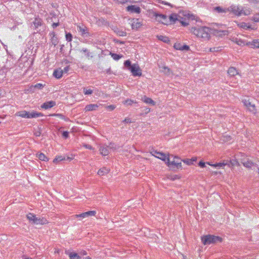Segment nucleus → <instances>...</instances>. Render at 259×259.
Returning a JSON list of instances; mask_svg holds the SVG:
<instances>
[{
    "instance_id": "obj_20",
    "label": "nucleus",
    "mask_w": 259,
    "mask_h": 259,
    "mask_svg": "<svg viewBox=\"0 0 259 259\" xmlns=\"http://www.w3.org/2000/svg\"><path fill=\"white\" fill-rule=\"evenodd\" d=\"M99 106L97 104H91L87 105L84 108V110L85 111H94L97 110Z\"/></svg>"
},
{
    "instance_id": "obj_18",
    "label": "nucleus",
    "mask_w": 259,
    "mask_h": 259,
    "mask_svg": "<svg viewBox=\"0 0 259 259\" xmlns=\"http://www.w3.org/2000/svg\"><path fill=\"white\" fill-rule=\"evenodd\" d=\"M42 22V20L40 18H36L31 24V27H32L34 29H36L39 26L41 25Z\"/></svg>"
},
{
    "instance_id": "obj_64",
    "label": "nucleus",
    "mask_w": 259,
    "mask_h": 259,
    "mask_svg": "<svg viewBox=\"0 0 259 259\" xmlns=\"http://www.w3.org/2000/svg\"><path fill=\"white\" fill-rule=\"evenodd\" d=\"M162 4H164V5H168V6H170V4L169 3H166V2H162Z\"/></svg>"
},
{
    "instance_id": "obj_24",
    "label": "nucleus",
    "mask_w": 259,
    "mask_h": 259,
    "mask_svg": "<svg viewBox=\"0 0 259 259\" xmlns=\"http://www.w3.org/2000/svg\"><path fill=\"white\" fill-rule=\"evenodd\" d=\"M246 45L250 46L252 48H257V46H259V39H253L251 41L246 42Z\"/></svg>"
},
{
    "instance_id": "obj_10",
    "label": "nucleus",
    "mask_w": 259,
    "mask_h": 259,
    "mask_svg": "<svg viewBox=\"0 0 259 259\" xmlns=\"http://www.w3.org/2000/svg\"><path fill=\"white\" fill-rule=\"evenodd\" d=\"M154 16L155 17V19L157 21L162 23V24L165 25L169 24V20L166 15L155 13L154 14Z\"/></svg>"
},
{
    "instance_id": "obj_38",
    "label": "nucleus",
    "mask_w": 259,
    "mask_h": 259,
    "mask_svg": "<svg viewBox=\"0 0 259 259\" xmlns=\"http://www.w3.org/2000/svg\"><path fill=\"white\" fill-rule=\"evenodd\" d=\"M158 37L159 40H160L164 42H167L169 41V38L166 36L160 35V36H158Z\"/></svg>"
},
{
    "instance_id": "obj_51",
    "label": "nucleus",
    "mask_w": 259,
    "mask_h": 259,
    "mask_svg": "<svg viewBox=\"0 0 259 259\" xmlns=\"http://www.w3.org/2000/svg\"><path fill=\"white\" fill-rule=\"evenodd\" d=\"M181 51H188L189 49V47L187 45H182V48H181Z\"/></svg>"
},
{
    "instance_id": "obj_40",
    "label": "nucleus",
    "mask_w": 259,
    "mask_h": 259,
    "mask_svg": "<svg viewBox=\"0 0 259 259\" xmlns=\"http://www.w3.org/2000/svg\"><path fill=\"white\" fill-rule=\"evenodd\" d=\"M180 14H182V15H183L185 17H186L187 18H190L193 17V16L192 14H190L188 12H185V11L180 12Z\"/></svg>"
},
{
    "instance_id": "obj_39",
    "label": "nucleus",
    "mask_w": 259,
    "mask_h": 259,
    "mask_svg": "<svg viewBox=\"0 0 259 259\" xmlns=\"http://www.w3.org/2000/svg\"><path fill=\"white\" fill-rule=\"evenodd\" d=\"M110 54L112 58L115 60H118L122 57V56H120L117 54L111 53Z\"/></svg>"
},
{
    "instance_id": "obj_22",
    "label": "nucleus",
    "mask_w": 259,
    "mask_h": 259,
    "mask_svg": "<svg viewBox=\"0 0 259 259\" xmlns=\"http://www.w3.org/2000/svg\"><path fill=\"white\" fill-rule=\"evenodd\" d=\"M44 86H45V84H42L41 83H37V84H35L34 85H31L28 91H30V92H34L35 89L41 90L44 87Z\"/></svg>"
},
{
    "instance_id": "obj_9",
    "label": "nucleus",
    "mask_w": 259,
    "mask_h": 259,
    "mask_svg": "<svg viewBox=\"0 0 259 259\" xmlns=\"http://www.w3.org/2000/svg\"><path fill=\"white\" fill-rule=\"evenodd\" d=\"M130 70L134 76H141L142 75V70L138 64H132Z\"/></svg>"
},
{
    "instance_id": "obj_55",
    "label": "nucleus",
    "mask_w": 259,
    "mask_h": 259,
    "mask_svg": "<svg viewBox=\"0 0 259 259\" xmlns=\"http://www.w3.org/2000/svg\"><path fill=\"white\" fill-rule=\"evenodd\" d=\"M53 116H57V117H58L62 119L64 118V116L62 114H54L53 115Z\"/></svg>"
},
{
    "instance_id": "obj_54",
    "label": "nucleus",
    "mask_w": 259,
    "mask_h": 259,
    "mask_svg": "<svg viewBox=\"0 0 259 259\" xmlns=\"http://www.w3.org/2000/svg\"><path fill=\"white\" fill-rule=\"evenodd\" d=\"M106 108L107 109H109L110 110L112 111V110H113L115 108V106L114 105H111L107 106Z\"/></svg>"
},
{
    "instance_id": "obj_43",
    "label": "nucleus",
    "mask_w": 259,
    "mask_h": 259,
    "mask_svg": "<svg viewBox=\"0 0 259 259\" xmlns=\"http://www.w3.org/2000/svg\"><path fill=\"white\" fill-rule=\"evenodd\" d=\"M124 64V66L127 67L129 70L131 69V67L132 66V64H131V62L130 60L125 61Z\"/></svg>"
},
{
    "instance_id": "obj_45",
    "label": "nucleus",
    "mask_w": 259,
    "mask_h": 259,
    "mask_svg": "<svg viewBox=\"0 0 259 259\" xmlns=\"http://www.w3.org/2000/svg\"><path fill=\"white\" fill-rule=\"evenodd\" d=\"M167 178L171 180H175L176 179H179V177L178 175H170L167 177Z\"/></svg>"
},
{
    "instance_id": "obj_52",
    "label": "nucleus",
    "mask_w": 259,
    "mask_h": 259,
    "mask_svg": "<svg viewBox=\"0 0 259 259\" xmlns=\"http://www.w3.org/2000/svg\"><path fill=\"white\" fill-rule=\"evenodd\" d=\"M83 146L84 147H85V148H87V149H90V150H93V148L91 145L87 144H83Z\"/></svg>"
},
{
    "instance_id": "obj_23",
    "label": "nucleus",
    "mask_w": 259,
    "mask_h": 259,
    "mask_svg": "<svg viewBox=\"0 0 259 259\" xmlns=\"http://www.w3.org/2000/svg\"><path fill=\"white\" fill-rule=\"evenodd\" d=\"M231 9V6L228 8H223L220 7H217L214 8V10L218 12V13H226L227 12L232 13Z\"/></svg>"
},
{
    "instance_id": "obj_7",
    "label": "nucleus",
    "mask_w": 259,
    "mask_h": 259,
    "mask_svg": "<svg viewBox=\"0 0 259 259\" xmlns=\"http://www.w3.org/2000/svg\"><path fill=\"white\" fill-rule=\"evenodd\" d=\"M206 163L209 164V165H211V166H214L215 167H223V166L227 165H228L229 166L238 165H239L238 162L236 159H232V160H231L230 161L229 163L225 162V161H223V162L217 163L214 164H210L209 162H207Z\"/></svg>"
},
{
    "instance_id": "obj_5",
    "label": "nucleus",
    "mask_w": 259,
    "mask_h": 259,
    "mask_svg": "<svg viewBox=\"0 0 259 259\" xmlns=\"http://www.w3.org/2000/svg\"><path fill=\"white\" fill-rule=\"evenodd\" d=\"M201 241L203 244L209 245L222 242V238L218 236L208 235L202 237Z\"/></svg>"
},
{
    "instance_id": "obj_27",
    "label": "nucleus",
    "mask_w": 259,
    "mask_h": 259,
    "mask_svg": "<svg viewBox=\"0 0 259 259\" xmlns=\"http://www.w3.org/2000/svg\"><path fill=\"white\" fill-rule=\"evenodd\" d=\"M142 100L144 102L147 104H149L152 105H155V102L152 99L147 97L146 96H144Z\"/></svg>"
},
{
    "instance_id": "obj_33",
    "label": "nucleus",
    "mask_w": 259,
    "mask_h": 259,
    "mask_svg": "<svg viewBox=\"0 0 259 259\" xmlns=\"http://www.w3.org/2000/svg\"><path fill=\"white\" fill-rule=\"evenodd\" d=\"M36 217L33 213H29L27 215V218L30 221H32V222L34 223L35 221V219H36Z\"/></svg>"
},
{
    "instance_id": "obj_36",
    "label": "nucleus",
    "mask_w": 259,
    "mask_h": 259,
    "mask_svg": "<svg viewBox=\"0 0 259 259\" xmlns=\"http://www.w3.org/2000/svg\"><path fill=\"white\" fill-rule=\"evenodd\" d=\"M196 161V158H192V159H186L183 160V161L187 164V165H191L193 164V162Z\"/></svg>"
},
{
    "instance_id": "obj_53",
    "label": "nucleus",
    "mask_w": 259,
    "mask_h": 259,
    "mask_svg": "<svg viewBox=\"0 0 259 259\" xmlns=\"http://www.w3.org/2000/svg\"><path fill=\"white\" fill-rule=\"evenodd\" d=\"M117 34L118 35H119L120 36H125L126 34V33L123 31H119L118 32H117Z\"/></svg>"
},
{
    "instance_id": "obj_4",
    "label": "nucleus",
    "mask_w": 259,
    "mask_h": 259,
    "mask_svg": "<svg viewBox=\"0 0 259 259\" xmlns=\"http://www.w3.org/2000/svg\"><path fill=\"white\" fill-rule=\"evenodd\" d=\"M15 115L23 118H32L42 116L43 114L40 112L32 111L29 112L25 110L17 112Z\"/></svg>"
},
{
    "instance_id": "obj_32",
    "label": "nucleus",
    "mask_w": 259,
    "mask_h": 259,
    "mask_svg": "<svg viewBox=\"0 0 259 259\" xmlns=\"http://www.w3.org/2000/svg\"><path fill=\"white\" fill-rule=\"evenodd\" d=\"M53 36L51 38V42L52 45H54L55 46H56L58 43V40L57 37L55 36V34L54 33H52Z\"/></svg>"
},
{
    "instance_id": "obj_14",
    "label": "nucleus",
    "mask_w": 259,
    "mask_h": 259,
    "mask_svg": "<svg viewBox=\"0 0 259 259\" xmlns=\"http://www.w3.org/2000/svg\"><path fill=\"white\" fill-rule=\"evenodd\" d=\"M131 22V26L133 29L137 30L142 25V22L139 21V20L138 19H134L132 20Z\"/></svg>"
},
{
    "instance_id": "obj_56",
    "label": "nucleus",
    "mask_w": 259,
    "mask_h": 259,
    "mask_svg": "<svg viewBox=\"0 0 259 259\" xmlns=\"http://www.w3.org/2000/svg\"><path fill=\"white\" fill-rule=\"evenodd\" d=\"M123 122H125V123H131V120L130 118H125L124 119V120L123 121Z\"/></svg>"
},
{
    "instance_id": "obj_58",
    "label": "nucleus",
    "mask_w": 259,
    "mask_h": 259,
    "mask_svg": "<svg viewBox=\"0 0 259 259\" xmlns=\"http://www.w3.org/2000/svg\"><path fill=\"white\" fill-rule=\"evenodd\" d=\"M209 51H210V52H215V51H219V48H210Z\"/></svg>"
},
{
    "instance_id": "obj_42",
    "label": "nucleus",
    "mask_w": 259,
    "mask_h": 259,
    "mask_svg": "<svg viewBox=\"0 0 259 259\" xmlns=\"http://www.w3.org/2000/svg\"><path fill=\"white\" fill-rule=\"evenodd\" d=\"M83 93L85 95H91L93 93V90L91 89H87L86 88L83 89Z\"/></svg>"
},
{
    "instance_id": "obj_12",
    "label": "nucleus",
    "mask_w": 259,
    "mask_h": 259,
    "mask_svg": "<svg viewBox=\"0 0 259 259\" xmlns=\"http://www.w3.org/2000/svg\"><path fill=\"white\" fill-rule=\"evenodd\" d=\"M96 211L91 210V211H89L87 212L82 213L79 214H75L74 215V217L76 218H80V219H83V218H85L87 217H89L90 216H95L96 215Z\"/></svg>"
},
{
    "instance_id": "obj_3",
    "label": "nucleus",
    "mask_w": 259,
    "mask_h": 259,
    "mask_svg": "<svg viewBox=\"0 0 259 259\" xmlns=\"http://www.w3.org/2000/svg\"><path fill=\"white\" fill-rule=\"evenodd\" d=\"M182 160L177 156L172 155H168L167 160L165 162L168 166L171 168H181Z\"/></svg>"
},
{
    "instance_id": "obj_59",
    "label": "nucleus",
    "mask_w": 259,
    "mask_h": 259,
    "mask_svg": "<svg viewBox=\"0 0 259 259\" xmlns=\"http://www.w3.org/2000/svg\"><path fill=\"white\" fill-rule=\"evenodd\" d=\"M180 21L181 23L182 24V25L183 26H187V25H188V23H187V22H185V21H180Z\"/></svg>"
},
{
    "instance_id": "obj_31",
    "label": "nucleus",
    "mask_w": 259,
    "mask_h": 259,
    "mask_svg": "<svg viewBox=\"0 0 259 259\" xmlns=\"http://www.w3.org/2000/svg\"><path fill=\"white\" fill-rule=\"evenodd\" d=\"M37 157L39 158V160L42 161H47L49 160L48 158L44 153H42L38 154L37 155Z\"/></svg>"
},
{
    "instance_id": "obj_60",
    "label": "nucleus",
    "mask_w": 259,
    "mask_h": 259,
    "mask_svg": "<svg viewBox=\"0 0 259 259\" xmlns=\"http://www.w3.org/2000/svg\"><path fill=\"white\" fill-rule=\"evenodd\" d=\"M59 25V23H53L52 24V26L53 28H55L57 26H58Z\"/></svg>"
},
{
    "instance_id": "obj_19",
    "label": "nucleus",
    "mask_w": 259,
    "mask_h": 259,
    "mask_svg": "<svg viewBox=\"0 0 259 259\" xmlns=\"http://www.w3.org/2000/svg\"><path fill=\"white\" fill-rule=\"evenodd\" d=\"M55 105V102L53 101H50L44 103L42 105H41V107L45 109H48L54 107Z\"/></svg>"
},
{
    "instance_id": "obj_15",
    "label": "nucleus",
    "mask_w": 259,
    "mask_h": 259,
    "mask_svg": "<svg viewBox=\"0 0 259 259\" xmlns=\"http://www.w3.org/2000/svg\"><path fill=\"white\" fill-rule=\"evenodd\" d=\"M99 151L100 154L103 156H107L110 152L109 147L105 145L100 146Z\"/></svg>"
},
{
    "instance_id": "obj_57",
    "label": "nucleus",
    "mask_w": 259,
    "mask_h": 259,
    "mask_svg": "<svg viewBox=\"0 0 259 259\" xmlns=\"http://www.w3.org/2000/svg\"><path fill=\"white\" fill-rule=\"evenodd\" d=\"M198 165L201 167H204L205 166V163L203 162V161H200L199 162V164Z\"/></svg>"
},
{
    "instance_id": "obj_29",
    "label": "nucleus",
    "mask_w": 259,
    "mask_h": 259,
    "mask_svg": "<svg viewBox=\"0 0 259 259\" xmlns=\"http://www.w3.org/2000/svg\"><path fill=\"white\" fill-rule=\"evenodd\" d=\"M238 26L239 27L242 28L245 30H247L249 29H255L254 28H251V26L250 25H248L247 23H246L245 22H241L238 24Z\"/></svg>"
},
{
    "instance_id": "obj_47",
    "label": "nucleus",
    "mask_w": 259,
    "mask_h": 259,
    "mask_svg": "<svg viewBox=\"0 0 259 259\" xmlns=\"http://www.w3.org/2000/svg\"><path fill=\"white\" fill-rule=\"evenodd\" d=\"M174 48L175 49L177 50H181V48H182V45H181V44H175L174 45Z\"/></svg>"
},
{
    "instance_id": "obj_50",
    "label": "nucleus",
    "mask_w": 259,
    "mask_h": 259,
    "mask_svg": "<svg viewBox=\"0 0 259 259\" xmlns=\"http://www.w3.org/2000/svg\"><path fill=\"white\" fill-rule=\"evenodd\" d=\"M62 136L64 138H67L69 136V133L67 131H64L62 133Z\"/></svg>"
},
{
    "instance_id": "obj_62",
    "label": "nucleus",
    "mask_w": 259,
    "mask_h": 259,
    "mask_svg": "<svg viewBox=\"0 0 259 259\" xmlns=\"http://www.w3.org/2000/svg\"><path fill=\"white\" fill-rule=\"evenodd\" d=\"M22 259H32V258L31 257H27L26 256L24 255L22 256Z\"/></svg>"
},
{
    "instance_id": "obj_41",
    "label": "nucleus",
    "mask_w": 259,
    "mask_h": 259,
    "mask_svg": "<svg viewBox=\"0 0 259 259\" xmlns=\"http://www.w3.org/2000/svg\"><path fill=\"white\" fill-rule=\"evenodd\" d=\"M162 69H163L162 71L164 73L169 74L170 73V69L168 67H167V66H163Z\"/></svg>"
},
{
    "instance_id": "obj_44",
    "label": "nucleus",
    "mask_w": 259,
    "mask_h": 259,
    "mask_svg": "<svg viewBox=\"0 0 259 259\" xmlns=\"http://www.w3.org/2000/svg\"><path fill=\"white\" fill-rule=\"evenodd\" d=\"M252 20L255 22H259V13L256 14L253 16V17L252 18Z\"/></svg>"
},
{
    "instance_id": "obj_46",
    "label": "nucleus",
    "mask_w": 259,
    "mask_h": 259,
    "mask_svg": "<svg viewBox=\"0 0 259 259\" xmlns=\"http://www.w3.org/2000/svg\"><path fill=\"white\" fill-rule=\"evenodd\" d=\"M72 34L70 33H67L66 34V39L68 41H71L72 40Z\"/></svg>"
},
{
    "instance_id": "obj_21",
    "label": "nucleus",
    "mask_w": 259,
    "mask_h": 259,
    "mask_svg": "<svg viewBox=\"0 0 259 259\" xmlns=\"http://www.w3.org/2000/svg\"><path fill=\"white\" fill-rule=\"evenodd\" d=\"M65 253L69 255L70 259H81V257L76 253L66 250Z\"/></svg>"
},
{
    "instance_id": "obj_48",
    "label": "nucleus",
    "mask_w": 259,
    "mask_h": 259,
    "mask_svg": "<svg viewBox=\"0 0 259 259\" xmlns=\"http://www.w3.org/2000/svg\"><path fill=\"white\" fill-rule=\"evenodd\" d=\"M63 159H64V158L62 156H58V157L55 158L53 160V162L54 163H57L58 161H62Z\"/></svg>"
},
{
    "instance_id": "obj_25",
    "label": "nucleus",
    "mask_w": 259,
    "mask_h": 259,
    "mask_svg": "<svg viewBox=\"0 0 259 259\" xmlns=\"http://www.w3.org/2000/svg\"><path fill=\"white\" fill-rule=\"evenodd\" d=\"M48 223V222L46 218H38L36 217L35 219L34 224L36 225H44L47 224Z\"/></svg>"
},
{
    "instance_id": "obj_35",
    "label": "nucleus",
    "mask_w": 259,
    "mask_h": 259,
    "mask_svg": "<svg viewBox=\"0 0 259 259\" xmlns=\"http://www.w3.org/2000/svg\"><path fill=\"white\" fill-rule=\"evenodd\" d=\"M133 103H137V102L131 99H127L123 102V104L126 106L132 105Z\"/></svg>"
},
{
    "instance_id": "obj_17",
    "label": "nucleus",
    "mask_w": 259,
    "mask_h": 259,
    "mask_svg": "<svg viewBox=\"0 0 259 259\" xmlns=\"http://www.w3.org/2000/svg\"><path fill=\"white\" fill-rule=\"evenodd\" d=\"M180 18H181V16H180V15H178L175 13L172 14L168 18L169 23H174L176 21H180Z\"/></svg>"
},
{
    "instance_id": "obj_49",
    "label": "nucleus",
    "mask_w": 259,
    "mask_h": 259,
    "mask_svg": "<svg viewBox=\"0 0 259 259\" xmlns=\"http://www.w3.org/2000/svg\"><path fill=\"white\" fill-rule=\"evenodd\" d=\"M69 70H70L69 66H66L63 69H62L63 74L67 73Z\"/></svg>"
},
{
    "instance_id": "obj_2",
    "label": "nucleus",
    "mask_w": 259,
    "mask_h": 259,
    "mask_svg": "<svg viewBox=\"0 0 259 259\" xmlns=\"http://www.w3.org/2000/svg\"><path fill=\"white\" fill-rule=\"evenodd\" d=\"M230 10L232 14L237 16H248L252 12L249 8L239 6H231Z\"/></svg>"
},
{
    "instance_id": "obj_1",
    "label": "nucleus",
    "mask_w": 259,
    "mask_h": 259,
    "mask_svg": "<svg viewBox=\"0 0 259 259\" xmlns=\"http://www.w3.org/2000/svg\"><path fill=\"white\" fill-rule=\"evenodd\" d=\"M190 31L197 37L204 40H208L210 37L211 29L206 26L192 27Z\"/></svg>"
},
{
    "instance_id": "obj_63",
    "label": "nucleus",
    "mask_w": 259,
    "mask_h": 259,
    "mask_svg": "<svg viewBox=\"0 0 259 259\" xmlns=\"http://www.w3.org/2000/svg\"><path fill=\"white\" fill-rule=\"evenodd\" d=\"M222 32L223 33V35H226L227 34L228 31L225 30V31H223Z\"/></svg>"
},
{
    "instance_id": "obj_26",
    "label": "nucleus",
    "mask_w": 259,
    "mask_h": 259,
    "mask_svg": "<svg viewBox=\"0 0 259 259\" xmlns=\"http://www.w3.org/2000/svg\"><path fill=\"white\" fill-rule=\"evenodd\" d=\"M110 169L106 167H102L100 168L98 171V175L102 176L108 174Z\"/></svg>"
},
{
    "instance_id": "obj_28",
    "label": "nucleus",
    "mask_w": 259,
    "mask_h": 259,
    "mask_svg": "<svg viewBox=\"0 0 259 259\" xmlns=\"http://www.w3.org/2000/svg\"><path fill=\"white\" fill-rule=\"evenodd\" d=\"M63 74V72L61 68L55 70L53 73L54 76L57 78H60Z\"/></svg>"
},
{
    "instance_id": "obj_61",
    "label": "nucleus",
    "mask_w": 259,
    "mask_h": 259,
    "mask_svg": "<svg viewBox=\"0 0 259 259\" xmlns=\"http://www.w3.org/2000/svg\"><path fill=\"white\" fill-rule=\"evenodd\" d=\"M80 253H81V254L83 255H87V251H85V250H83V251H81Z\"/></svg>"
},
{
    "instance_id": "obj_16",
    "label": "nucleus",
    "mask_w": 259,
    "mask_h": 259,
    "mask_svg": "<svg viewBox=\"0 0 259 259\" xmlns=\"http://www.w3.org/2000/svg\"><path fill=\"white\" fill-rule=\"evenodd\" d=\"M126 10L133 13L139 14L141 12V8L135 5L128 6L126 8Z\"/></svg>"
},
{
    "instance_id": "obj_34",
    "label": "nucleus",
    "mask_w": 259,
    "mask_h": 259,
    "mask_svg": "<svg viewBox=\"0 0 259 259\" xmlns=\"http://www.w3.org/2000/svg\"><path fill=\"white\" fill-rule=\"evenodd\" d=\"M81 51L85 53V55L86 56V57L87 58H88V59H90V58H91L93 57V56L91 55V53L87 49H82L81 50Z\"/></svg>"
},
{
    "instance_id": "obj_30",
    "label": "nucleus",
    "mask_w": 259,
    "mask_h": 259,
    "mask_svg": "<svg viewBox=\"0 0 259 259\" xmlns=\"http://www.w3.org/2000/svg\"><path fill=\"white\" fill-rule=\"evenodd\" d=\"M228 74L232 76H234L238 74V71L234 67H230L228 71Z\"/></svg>"
},
{
    "instance_id": "obj_37",
    "label": "nucleus",
    "mask_w": 259,
    "mask_h": 259,
    "mask_svg": "<svg viewBox=\"0 0 259 259\" xmlns=\"http://www.w3.org/2000/svg\"><path fill=\"white\" fill-rule=\"evenodd\" d=\"M110 150L115 151L119 147L114 143H110L109 146H108Z\"/></svg>"
},
{
    "instance_id": "obj_8",
    "label": "nucleus",
    "mask_w": 259,
    "mask_h": 259,
    "mask_svg": "<svg viewBox=\"0 0 259 259\" xmlns=\"http://www.w3.org/2000/svg\"><path fill=\"white\" fill-rule=\"evenodd\" d=\"M77 29L83 37H89L91 36L90 33L88 31V28L82 24L76 25Z\"/></svg>"
},
{
    "instance_id": "obj_13",
    "label": "nucleus",
    "mask_w": 259,
    "mask_h": 259,
    "mask_svg": "<svg viewBox=\"0 0 259 259\" xmlns=\"http://www.w3.org/2000/svg\"><path fill=\"white\" fill-rule=\"evenodd\" d=\"M152 155L154 156L155 157L166 162L167 160V158L168 156H167L164 153L158 152L157 151H154L152 153Z\"/></svg>"
},
{
    "instance_id": "obj_6",
    "label": "nucleus",
    "mask_w": 259,
    "mask_h": 259,
    "mask_svg": "<svg viewBox=\"0 0 259 259\" xmlns=\"http://www.w3.org/2000/svg\"><path fill=\"white\" fill-rule=\"evenodd\" d=\"M242 102L244 106L248 108L249 111L252 112L254 114L256 113V110L255 104L252 102L250 98H245L242 100Z\"/></svg>"
},
{
    "instance_id": "obj_11",
    "label": "nucleus",
    "mask_w": 259,
    "mask_h": 259,
    "mask_svg": "<svg viewBox=\"0 0 259 259\" xmlns=\"http://www.w3.org/2000/svg\"><path fill=\"white\" fill-rule=\"evenodd\" d=\"M241 162L245 167L247 168H251L256 166L255 164L249 160L248 158L241 159Z\"/></svg>"
}]
</instances>
